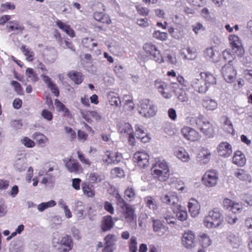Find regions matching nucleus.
Wrapping results in <instances>:
<instances>
[{"mask_svg": "<svg viewBox=\"0 0 252 252\" xmlns=\"http://www.w3.org/2000/svg\"><path fill=\"white\" fill-rule=\"evenodd\" d=\"M186 121L189 125L196 127L207 138H211L214 137L215 126L206 120L203 115L200 114L196 117H188L186 118Z\"/></svg>", "mask_w": 252, "mask_h": 252, "instance_id": "f257e3e1", "label": "nucleus"}, {"mask_svg": "<svg viewBox=\"0 0 252 252\" xmlns=\"http://www.w3.org/2000/svg\"><path fill=\"white\" fill-rule=\"evenodd\" d=\"M160 198L163 203L172 205L173 211L176 214V217L179 220L183 221L187 219V212L183 206L178 204L179 199L175 192H169L162 194Z\"/></svg>", "mask_w": 252, "mask_h": 252, "instance_id": "f03ea898", "label": "nucleus"}, {"mask_svg": "<svg viewBox=\"0 0 252 252\" xmlns=\"http://www.w3.org/2000/svg\"><path fill=\"white\" fill-rule=\"evenodd\" d=\"M200 78H194L191 82V86L196 92L205 94L211 85H215L217 80L214 75L209 72H200Z\"/></svg>", "mask_w": 252, "mask_h": 252, "instance_id": "7ed1b4c3", "label": "nucleus"}, {"mask_svg": "<svg viewBox=\"0 0 252 252\" xmlns=\"http://www.w3.org/2000/svg\"><path fill=\"white\" fill-rule=\"evenodd\" d=\"M52 244L53 247L59 252H69L73 247V242L71 237L68 235L61 236L58 232L54 233Z\"/></svg>", "mask_w": 252, "mask_h": 252, "instance_id": "20e7f679", "label": "nucleus"}, {"mask_svg": "<svg viewBox=\"0 0 252 252\" xmlns=\"http://www.w3.org/2000/svg\"><path fill=\"white\" fill-rule=\"evenodd\" d=\"M151 173L154 178L165 181L170 175L168 163L163 158H157L153 165Z\"/></svg>", "mask_w": 252, "mask_h": 252, "instance_id": "39448f33", "label": "nucleus"}, {"mask_svg": "<svg viewBox=\"0 0 252 252\" xmlns=\"http://www.w3.org/2000/svg\"><path fill=\"white\" fill-rule=\"evenodd\" d=\"M222 214L219 208L210 211L203 220V224L207 228H217L222 224Z\"/></svg>", "mask_w": 252, "mask_h": 252, "instance_id": "423d86ee", "label": "nucleus"}, {"mask_svg": "<svg viewBox=\"0 0 252 252\" xmlns=\"http://www.w3.org/2000/svg\"><path fill=\"white\" fill-rule=\"evenodd\" d=\"M138 105L139 113L144 117H153L156 114L157 107L148 99L140 100Z\"/></svg>", "mask_w": 252, "mask_h": 252, "instance_id": "0eeeda50", "label": "nucleus"}, {"mask_svg": "<svg viewBox=\"0 0 252 252\" xmlns=\"http://www.w3.org/2000/svg\"><path fill=\"white\" fill-rule=\"evenodd\" d=\"M143 48L144 51L149 54L156 63H164V59L156 45L151 43H146L144 44Z\"/></svg>", "mask_w": 252, "mask_h": 252, "instance_id": "6e6552de", "label": "nucleus"}, {"mask_svg": "<svg viewBox=\"0 0 252 252\" xmlns=\"http://www.w3.org/2000/svg\"><path fill=\"white\" fill-rule=\"evenodd\" d=\"M122 215L126 222L129 225L137 227L136 215L133 207L130 205L123 209Z\"/></svg>", "mask_w": 252, "mask_h": 252, "instance_id": "1a4fd4ad", "label": "nucleus"}, {"mask_svg": "<svg viewBox=\"0 0 252 252\" xmlns=\"http://www.w3.org/2000/svg\"><path fill=\"white\" fill-rule=\"evenodd\" d=\"M219 179V174L216 170L206 171L202 178L203 184L208 188L216 186Z\"/></svg>", "mask_w": 252, "mask_h": 252, "instance_id": "9d476101", "label": "nucleus"}, {"mask_svg": "<svg viewBox=\"0 0 252 252\" xmlns=\"http://www.w3.org/2000/svg\"><path fill=\"white\" fill-rule=\"evenodd\" d=\"M118 131L122 134L128 136V142L131 145L135 142V138L131 126L128 123H122L118 126Z\"/></svg>", "mask_w": 252, "mask_h": 252, "instance_id": "9b49d317", "label": "nucleus"}, {"mask_svg": "<svg viewBox=\"0 0 252 252\" xmlns=\"http://www.w3.org/2000/svg\"><path fill=\"white\" fill-rule=\"evenodd\" d=\"M222 74L226 82L232 83L236 78L237 71L231 64L228 63L222 67Z\"/></svg>", "mask_w": 252, "mask_h": 252, "instance_id": "f8f14e48", "label": "nucleus"}, {"mask_svg": "<svg viewBox=\"0 0 252 252\" xmlns=\"http://www.w3.org/2000/svg\"><path fill=\"white\" fill-rule=\"evenodd\" d=\"M149 156L145 152L138 151L134 154L133 161L141 168L147 167L149 164Z\"/></svg>", "mask_w": 252, "mask_h": 252, "instance_id": "ddd939ff", "label": "nucleus"}, {"mask_svg": "<svg viewBox=\"0 0 252 252\" xmlns=\"http://www.w3.org/2000/svg\"><path fill=\"white\" fill-rule=\"evenodd\" d=\"M181 132L186 139L192 142L197 141L201 138L200 134L195 129L189 126H184L181 129Z\"/></svg>", "mask_w": 252, "mask_h": 252, "instance_id": "4468645a", "label": "nucleus"}, {"mask_svg": "<svg viewBox=\"0 0 252 252\" xmlns=\"http://www.w3.org/2000/svg\"><path fill=\"white\" fill-rule=\"evenodd\" d=\"M65 167L67 170L71 173L78 174L83 171L82 167L77 160L70 158L63 159Z\"/></svg>", "mask_w": 252, "mask_h": 252, "instance_id": "2eb2a0df", "label": "nucleus"}, {"mask_svg": "<svg viewBox=\"0 0 252 252\" xmlns=\"http://www.w3.org/2000/svg\"><path fill=\"white\" fill-rule=\"evenodd\" d=\"M229 41L232 49L239 56L244 53V49L242 46V43L240 38L234 34H231L229 36Z\"/></svg>", "mask_w": 252, "mask_h": 252, "instance_id": "dca6fc26", "label": "nucleus"}, {"mask_svg": "<svg viewBox=\"0 0 252 252\" xmlns=\"http://www.w3.org/2000/svg\"><path fill=\"white\" fill-rule=\"evenodd\" d=\"M182 243L187 249H191L195 246V234L191 230L185 231L182 237Z\"/></svg>", "mask_w": 252, "mask_h": 252, "instance_id": "f3484780", "label": "nucleus"}, {"mask_svg": "<svg viewBox=\"0 0 252 252\" xmlns=\"http://www.w3.org/2000/svg\"><path fill=\"white\" fill-rule=\"evenodd\" d=\"M153 222V231L156 232L158 235H163L168 230V227L164 225L163 222L158 219H155L152 218Z\"/></svg>", "mask_w": 252, "mask_h": 252, "instance_id": "a211bd4d", "label": "nucleus"}, {"mask_svg": "<svg viewBox=\"0 0 252 252\" xmlns=\"http://www.w3.org/2000/svg\"><path fill=\"white\" fill-rule=\"evenodd\" d=\"M218 152L221 157L227 158L232 153L231 145L227 142H221L218 145Z\"/></svg>", "mask_w": 252, "mask_h": 252, "instance_id": "6ab92c4d", "label": "nucleus"}, {"mask_svg": "<svg viewBox=\"0 0 252 252\" xmlns=\"http://www.w3.org/2000/svg\"><path fill=\"white\" fill-rule=\"evenodd\" d=\"M6 28L8 32H12L13 34L22 33L25 27L17 21H10L7 23Z\"/></svg>", "mask_w": 252, "mask_h": 252, "instance_id": "aec40b11", "label": "nucleus"}, {"mask_svg": "<svg viewBox=\"0 0 252 252\" xmlns=\"http://www.w3.org/2000/svg\"><path fill=\"white\" fill-rule=\"evenodd\" d=\"M155 86L163 97L165 98L171 97V95L169 93L168 86L165 83L161 81L156 80L155 82Z\"/></svg>", "mask_w": 252, "mask_h": 252, "instance_id": "412c9836", "label": "nucleus"}, {"mask_svg": "<svg viewBox=\"0 0 252 252\" xmlns=\"http://www.w3.org/2000/svg\"><path fill=\"white\" fill-rule=\"evenodd\" d=\"M114 225V222L111 216L107 215L102 218L101 228L103 232L110 230L113 227Z\"/></svg>", "mask_w": 252, "mask_h": 252, "instance_id": "4be33fe9", "label": "nucleus"}, {"mask_svg": "<svg viewBox=\"0 0 252 252\" xmlns=\"http://www.w3.org/2000/svg\"><path fill=\"white\" fill-rule=\"evenodd\" d=\"M189 211L192 217L197 216L200 211V205L195 199H191L188 203Z\"/></svg>", "mask_w": 252, "mask_h": 252, "instance_id": "5701e85b", "label": "nucleus"}, {"mask_svg": "<svg viewBox=\"0 0 252 252\" xmlns=\"http://www.w3.org/2000/svg\"><path fill=\"white\" fill-rule=\"evenodd\" d=\"M57 26L63 31L68 36L74 37L75 36L74 30L70 26L61 20H58L56 22Z\"/></svg>", "mask_w": 252, "mask_h": 252, "instance_id": "b1692460", "label": "nucleus"}, {"mask_svg": "<svg viewBox=\"0 0 252 252\" xmlns=\"http://www.w3.org/2000/svg\"><path fill=\"white\" fill-rule=\"evenodd\" d=\"M83 193L88 197H93L95 195V190L93 185L90 183L84 182L81 184Z\"/></svg>", "mask_w": 252, "mask_h": 252, "instance_id": "393cba45", "label": "nucleus"}, {"mask_svg": "<svg viewBox=\"0 0 252 252\" xmlns=\"http://www.w3.org/2000/svg\"><path fill=\"white\" fill-rule=\"evenodd\" d=\"M41 77L43 81L47 85L48 87L50 89L51 92L54 94L55 96H58L60 94L59 91L56 85L52 82L51 78L45 74H42Z\"/></svg>", "mask_w": 252, "mask_h": 252, "instance_id": "a878e982", "label": "nucleus"}, {"mask_svg": "<svg viewBox=\"0 0 252 252\" xmlns=\"http://www.w3.org/2000/svg\"><path fill=\"white\" fill-rule=\"evenodd\" d=\"M203 106L208 111H214L218 107L217 102L209 97H206L202 100Z\"/></svg>", "mask_w": 252, "mask_h": 252, "instance_id": "bb28decb", "label": "nucleus"}, {"mask_svg": "<svg viewBox=\"0 0 252 252\" xmlns=\"http://www.w3.org/2000/svg\"><path fill=\"white\" fill-rule=\"evenodd\" d=\"M211 152L208 150L203 149L198 154V161L200 164H206L209 162L211 158Z\"/></svg>", "mask_w": 252, "mask_h": 252, "instance_id": "cd10ccee", "label": "nucleus"}, {"mask_svg": "<svg viewBox=\"0 0 252 252\" xmlns=\"http://www.w3.org/2000/svg\"><path fill=\"white\" fill-rule=\"evenodd\" d=\"M32 138L41 147H44L48 142V138L43 134L36 132L32 136Z\"/></svg>", "mask_w": 252, "mask_h": 252, "instance_id": "c85d7f7f", "label": "nucleus"}, {"mask_svg": "<svg viewBox=\"0 0 252 252\" xmlns=\"http://www.w3.org/2000/svg\"><path fill=\"white\" fill-rule=\"evenodd\" d=\"M174 155L179 159L184 162H188L190 159V157L188 153L182 148L175 150Z\"/></svg>", "mask_w": 252, "mask_h": 252, "instance_id": "c756f323", "label": "nucleus"}, {"mask_svg": "<svg viewBox=\"0 0 252 252\" xmlns=\"http://www.w3.org/2000/svg\"><path fill=\"white\" fill-rule=\"evenodd\" d=\"M232 161L234 164L242 166L245 164L246 159L242 153L240 151H237L234 153Z\"/></svg>", "mask_w": 252, "mask_h": 252, "instance_id": "7c9ffc66", "label": "nucleus"}, {"mask_svg": "<svg viewBox=\"0 0 252 252\" xmlns=\"http://www.w3.org/2000/svg\"><path fill=\"white\" fill-rule=\"evenodd\" d=\"M114 196L116 204L119 208L124 209L126 207V206L129 205V204H127L125 201L118 191H116L114 192Z\"/></svg>", "mask_w": 252, "mask_h": 252, "instance_id": "2f4dec72", "label": "nucleus"}, {"mask_svg": "<svg viewBox=\"0 0 252 252\" xmlns=\"http://www.w3.org/2000/svg\"><path fill=\"white\" fill-rule=\"evenodd\" d=\"M83 204V203L81 201H77L75 202L76 215L79 220H82L85 218V209Z\"/></svg>", "mask_w": 252, "mask_h": 252, "instance_id": "473e14b6", "label": "nucleus"}, {"mask_svg": "<svg viewBox=\"0 0 252 252\" xmlns=\"http://www.w3.org/2000/svg\"><path fill=\"white\" fill-rule=\"evenodd\" d=\"M199 241L200 245L204 248L211 246L212 241L207 234L203 233L199 236Z\"/></svg>", "mask_w": 252, "mask_h": 252, "instance_id": "72a5a7b5", "label": "nucleus"}, {"mask_svg": "<svg viewBox=\"0 0 252 252\" xmlns=\"http://www.w3.org/2000/svg\"><path fill=\"white\" fill-rule=\"evenodd\" d=\"M109 103L112 106L120 107L121 101L119 95L114 93H111L108 95Z\"/></svg>", "mask_w": 252, "mask_h": 252, "instance_id": "f704fd0d", "label": "nucleus"}, {"mask_svg": "<svg viewBox=\"0 0 252 252\" xmlns=\"http://www.w3.org/2000/svg\"><path fill=\"white\" fill-rule=\"evenodd\" d=\"M144 202L146 206L150 209L153 211L156 210L158 208V204L156 200L150 196H146L144 198Z\"/></svg>", "mask_w": 252, "mask_h": 252, "instance_id": "c9c22d12", "label": "nucleus"}, {"mask_svg": "<svg viewBox=\"0 0 252 252\" xmlns=\"http://www.w3.org/2000/svg\"><path fill=\"white\" fill-rule=\"evenodd\" d=\"M126 199L131 201L133 200L136 196V191L132 187H128L124 192Z\"/></svg>", "mask_w": 252, "mask_h": 252, "instance_id": "e433bc0d", "label": "nucleus"}, {"mask_svg": "<svg viewBox=\"0 0 252 252\" xmlns=\"http://www.w3.org/2000/svg\"><path fill=\"white\" fill-rule=\"evenodd\" d=\"M104 179V176L102 175L97 173H91L89 176V180L90 183L94 184L101 182Z\"/></svg>", "mask_w": 252, "mask_h": 252, "instance_id": "4c0bfd02", "label": "nucleus"}, {"mask_svg": "<svg viewBox=\"0 0 252 252\" xmlns=\"http://www.w3.org/2000/svg\"><path fill=\"white\" fill-rule=\"evenodd\" d=\"M162 218L164 219L168 224H175L176 218L170 211L166 210L163 214Z\"/></svg>", "mask_w": 252, "mask_h": 252, "instance_id": "58836bf2", "label": "nucleus"}, {"mask_svg": "<svg viewBox=\"0 0 252 252\" xmlns=\"http://www.w3.org/2000/svg\"><path fill=\"white\" fill-rule=\"evenodd\" d=\"M68 75L69 77L76 84H80L83 81L82 74L80 72H70Z\"/></svg>", "mask_w": 252, "mask_h": 252, "instance_id": "ea45409f", "label": "nucleus"}, {"mask_svg": "<svg viewBox=\"0 0 252 252\" xmlns=\"http://www.w3.org/2000/svg\"><path fill=\"white\" fill-rule=\"evenodd\" d=\"M56 202L53 200H50L46 202H42L37 206V209L39 212H43L45 209L55 206Z\"/></svg>", "mask_w": 252, "mask_h": 252, "instance_id": "a19ab883", "label": "nucleus"}, {"mask_svg": "<svg viewBox=\"0 0 252 252\" xmlns=\"http://www.w3.org/2000/svg\"><path fill=\"white\" fill-rule=\"evenodd\" d=\"M15 168L19 172L24 171L26 168L25 160L24 158L17 159L14 163Z\"/></svg>", "mask_w": 252, "mask_h": 252, "instance_id": "79ce46f5", "label": "nucleus"}, {"mask_svg": "<svg viewBox=\"0 0 252 252\" xmlns=\"http://www.w3.org/2000/svg\"><path fill=\"white\" fill-rule=\"evenodd\" d=\"M128 244L130 252H137V238L135 236L131 237Z\"/></svg>", "mask_w": 252, "mask_h": 252, "instance_id": "37998d69", "label": "nucleus"}, {"mask_svg": "<svg viewBox=\"0 0 252 252\" xmlns=\"http://www.w3.org/2000/svg\"><path fill=\"white\" fill-rule=\"evenodd\" d=\"M235 176L239 178L240 180L242 181L249 180L251 181V176L246 173L242 169L237 170L234 173Z\"/></svg>", "mask_w": 252, "mask_h": 252, "instance_id": "c03bdc74", "label": "nucleus"}, {"mask_svg": "<svg viewBox=\"0 0 252 252\" xmlns=\"http://www.w3.org/2000/svg\"><path fill=\"white\" fill-rule=\"evenodd\" d=\"M117 241V238L116 235L114 234H108L104 238V245L115 247V243Z\"/></svg>", "mask_w": 252, "mask_h": 252, "instance_id": "a18cd8bd", "label": "nucleus"}, {"mask_svg": "<svg viewBox=\"0 0 252 252\" xmlns=\"http://www.w3.org/2000/svg\"><path fill=\"white\" fill-rule=\"evenodd\" d=\"M21 50L26 57V59L28 61L31 62L33 60L34 53L31 49L26 48L25 45H23L21 48Z\"/></svg>", "mask_w": 252, "mask_h": 252, "instance_id": "49530a36", "label": "nucleus"}, {"mask_svg": "<svg viewBox=\"0 0 252 252\" xmlns=\"http://www.w3.org/2000/svg\"><path fill=\"white\" fill-rule=\"evenodd\" d=\"M26 75L30 81L36 82L38 80L36 75L34 73L33 69L31 68H28L26 70Z\"/></svg>", "mask_w": 252, "mask_h": 252, "instance_id": "de8ad7c7", "label": "nucleus"}, {"mask_svg": "<svg viewBox=\"0 0 252 252\" xmlns=\"http://www.w3.org/2000/svg\"><path fill=\"white\" fill-rule=\"evenodd\" d=\"M204 56L209 59H211L212 61L216 62L217 60L215 58L216 53L212 48H207L204 51Z\"/></svg>", "mask_w": 252, "mask_h": 252, "instance_id": "09e8293b", "label": "nucleus"}, {"mask_svg": "<svg viewBox=\"0 0 252 252\" xmlns=\"http://www.w3.org/2000/svg\"><path fill=\"white\" fill-rule=\"evenodd\" d=\"M153 37L161 41L165 40L167 38V34L165 32H161L159 31H155L153 34Z\"/></svg>", "mask_w": 252, "mask_h": 252, "instance_id": "8fccbe9b", "label": "nucleus"}, {"mask_svg": "<svg viewBox=\"0 0 252 252\" xmlns=\"http://www.w3.org/2000/svg\"><path fill=\"white\" fill-rule=\"evenodd\" d=\"M21 142L25 146L29 148H33L35 145L34 142L27 137H23Z\"/></svg>", "mask_w": 252, "mask_h": 252, "instance_id": "3c124183", "label": "nucleus"}, {"mask_svg": "<svg viewBox=\"0 0 252 252\" xmlns=\"http://www.w3.org/2000/svg\"><path fill=\"white\" fill-rule=\"evenodd\" d=\"M227 240L231 244L233 247H237L239 243V238L233 234H230L227 237Z\"/></svg>", "mask_w": 252, "mask_h": 252, "instance_id": "603ef678", "label": "nucleus"}, {"mask_svg": "<svg viewBox=\"0 0 252 252\" xmlns=\"http://www.w3.org/2000/svg\"><path fill=\"white\" fill-rule=\"evenodd\" d=\"M137 12L141 16H146L148 15L149 10L146 7H143L140 4H137L135 6Z\"/></svg>", "mask_w": 252, "mask_h": 252, "instance_id": "864d4df0", "label": "nucleus"}, {"mask_svg": "<svg viewBox=\"0 0 252 252\" xmlns=\"http://www.w3.org/2000/svg\"><path fill=\"white\" fill-rule=\"evenodd\" d=\"M55 105L56 106V107L59 109L60 111L63 112L66 114L69 113V112L68 109L67 108H66L65 105L58 99H55Z\"/></svg>", "mask_w": 252, "mask_h": 252, "instance_id": "5fc2aeb1", "label": "nucleus"}, {"mask_svg": "<svg viewBox=\"0 0 252 252\" xmlns=\"http://www.w3.org/2000/svg\"><path fill=\"white\" fill-rule=\"evenodd\" d=\"M78 157L80 161L82 162V163L87 165L88 166H90L91 164V162L90 160L86 158L84 155L81 152H77Z\"/></svg>", "mask_w": 252, "mask_h": 252, "instance_id": "6e6d98bb", "label": "nucleus"}, {"mask_svg": "<svg viewBox=\"0 0 252 252\" xmlns=\"http://www.w3.org/2000/svg\"><path fill=\"white\" fill-rule=\"evenodd\" d=\"M242 209L243 206L241 204L234 202L233 204L232 205L231 208L229 211H231L233 213L236 214L240 213Z\"/></svg>", "mask_w": 252, "mask_h": 252, "instance_id": "4d7b16f0", "label": "nucleus"}, {"mask_svg": "<svg viewBox=\"0 0 252 252\" xmlns=\"http://www.w3.org/2000/svg\"><path fill=\"white\" fill-rule=\"evenodd\" d=\"M224 125L227 126V130L229 133H232L234 132V129L231 122L227 117H224Z\"/></svg>", "mask_w": 252, "mask_h": 252, "instance_id": "13d9d810", "label": "nucleus"}, {"mask_svg": "<svg viewBox=\"0 0 252 252\" xmlns=\"http://www.w3.org/2000/svg\"><path fill=\"white\" fill-rule=\"evenodd\" d=\"M104 209L108 213L111 215L114 214V209L111 203L108 201H105L104 203Z\"/></svg>", "mask_w": 252, "mask_h": 252, "instance_id": "bf43d9fd", "label": "nucleus"}, {"mask_svg": "<svg viewBox=\"0 0 252 252\" xmlns=\"http://www.w3.org/2000/svg\"><path fill=\"white\" fill-rule=\"evenodd\" d=\"M135 134L136 135L137 138H139V137L145 134L144 132V128L141 126H140L139 125H136L135 126Z\"/></svg>", "mask_w": 252, "mask_h": 252, "instance_id": "052dcab7", "label": "nucleus"}, {"mask_svg": "<svg viewBox=\"0 0 252 252\" xmlns=\"http://www.w3.org/2000/svg\"><path fill=\"white\" fill-rule=\"evenodd\" d=\"M11 85L14 87V90L19 94H21L23 93V90L21 85L16 81H12L11 82Z\"/></svg>", "mask_w": 252, "mask_h": 252, "instance_id": "680f3d73", "label": "nucleus"}, {"mask_svg": "<svg viewBox=\"0 0 252 252\" xmlns=\"http://www.w3.org/2000/svg\"><path fill=\"white\" fill-rule=\"evenodd\" d=\"M41 116L47 121H51L53 119L52 113L47 109H44L41 112Z\"/></svg>", "mask_w": 252, "mask_h": 252, "instance_id": "e2e57ef3", "label": "nucleus"}, {"mask_svg": "<svg viewBox=\"0 0 252 252\" xmlns=\"http://www.w3.org/2000/svg\"><path fill=\"white\" fill-rule=\"evenodd\" d=\"M164 61L169 63L172 64H174L176 63L177 60L174 55L168 54L165 57V59H164Z\"/></svg>", "mask_w": 252, "mask_h": 252, "instance_id": "0e129e2a", "label": "nucleus"}, {"mask_svg": "<svg viewBox=\"0 0 252 252\" xmlns=\"http://www.w3.org/2000/svg\"><path fill=\"white\" fill-rule=\"evenodd\" d=\"M9 186V181L4 179H0V190H6Z\"/></svg>", "mask_w": 252, "mask_h": 252, "instance_id": "69168bd1", "label": "nucleus"}, {"mask_svg": "<svg viewBox=\"0 0 252 252\" xmlns=\"http://www.w3.org/2000/svg\"><path fill=\"white\" fill-rule=\"evenodd\" d=\"M81 114L83 118L86 121H87L88 123H91L92 122V116H91V111H81Z\"/></svg>", "mask_w": 252, "mask_h": 252, "instance_id": "338daca9", "label": "nucleus"}, {"mask_svg": "<svg viewBox=\"0 0 252 252\" xmlns=\"http://www.w3.org/2000/svg\"><path fill=\"white\" fill-rule=\"evenodd\" d=\"M233 203L234 201L232 200L225 198L223 201V206L225 209L230 210Z\"/></svg>", "mask_w": 252, "mask_h": 252, "instance_id": "774afa93", "label": "nucleus"}]
</instances>
